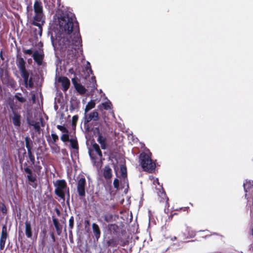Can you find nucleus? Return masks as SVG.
I'll return each instance as SVG.
<instances>
[{
  "label": "nucleus",
  "mask_w": 253,
  "mask_h": 253,
  "mask_svg": "<svg viewBox=\"0 0 253 253\" xmlns=\"http://www.w3.org/2000/svg\"><path fill=\"white\" fill-rule=\"evenodd\" d=\"M87 68L89 70V71L91 72V69L90 68V65L89 62H87Z\"/></svg>",
  "instance_id": "nucleus-46"
},
{
  "label": "nucleus",
  "mask_w": 253,
  "mask_h": 253,
  "mask_svg": "<svg viewBox=\"0 0 253 253\" xmlns=\"http://www.w3.org/2000/svg\"><path fill=\"white\" fill-rule=\"evenodd\" d=\"M51 149L52 150V152L58 153L59 152L60 148L59 146H58L55 143L52 144V146H51Z\"/></svg>",
  "instance_id": "nucleus-32"
},
{
  "label": "nucleus",
  "mask_w": 253,
  "mask_h": 253,
  "mask_svg": "<svg viewBox=\"0 0 253 253\" xmlns=\"http://www.w3.org/2000/svg\"><path fill=\"white\" fill-rule=\"evenodd\" d=\"M86 184V180L84 177H81L77 181V191L80 198L82 199L85 197L86 195L85 186Z\"/></svg>",
  "instance_id": "nucleus-6"
},
{
  "label": "nucleus",
  "mask_w": 253,
  "mask_h": 253,
  "mask_svg": "<svg viewBox=\"0 0 253 253\" xmlns=\"http://www.w3.org/2000/svg\"><path fill=\"white\" fill-rule=\"evenodd\" d=\"M102 219L107 222H110L113 220V215L110 213L107 212L104 213L101 218L98 219V221H102Z\"/></svg>",
  "instance_id": "nucleus-18"
},
{
  "label": "nucleus",
  "mask_w": 253,
  "mask_h": 253,
  "mask_svg": "<svg viewBox=\"0 0 253 253\" xmlns=\"http://www.w3.org/2000/svg\"><path fill=\"white\" fill-rule=\"evenodd\" d=\"M52 139V144H55V142L58 140V136L55 133H51V134Z\"/></svg>",
  "instance_id": "nucleus-36"
},
{
  "label": "nucleus",
  "mask_w": 253,
  "mask_h": 253,
  "mask_svg": "<svg viewBox=\"0 0 253 253\" xmlns=\"http://www.w3.org/2000/svg\"><path fill=\"white\" fill-rule=\"evenodd\" d=\"M58 82L61 83L64 91H66L70 85V81L66 77H60L58 79Z\"/></svg>",
  "instance_id": "nucleus-15"
},
{
  "label": "nucleus",
  "mask_w": 253,
  "mask_h": 253,
  "mask_svg": "<svg viewBox=\"0 0 253 253\" xmlns=\"http://www.w3.org/2000/svg\"><path fill=\"white\" fill-rule=\"evenodd\" d=\"M102 105L104 109L105 110H110L111 109V102L107 100L104 102L102 103Z\"/></svg>",
  "instance_id": "nucleus-27"
},
{
  "label": "nucleus",
  "mask_w": 253,
  "mask_h": 253,
  "mask_svg": "<svg viewBox=\"0 0 253 253\" xmlns=\"http://www.w3.org/2000/svg\"><path fill=\"white\" fill-rule=\"evenodd\" d=\"M54 186L55 187V194L63 201H65L66 197L67 202H68L70 199V192L65 180H57L54 183Z\"/></svg>",
  "instance_id": "nucleus-4"
},
{
  "label": "nucleus",
  "mask_w": 253,
  "mask_h": 253,
  "mask_svg": "<svg viewBox=\"0 0 253 253\" xmlns=\"http://www.w3.org/2000/svg\"><path fill=\"white\" fill-rule=\"evenodd\" d=\"M0 210L3 213H5L6 212V208L4 204H2L1 207L0 208Z\"/></svg>",
  "instance_id": "nucleus-42"
},
{
  "label": "nucleus",
  "mask_w": 253,
  "mask_h": 253,
  "mask_svg": "<svg viewBox=\"0 0 253 253\" xmlns=\"http://www.w3.org/2000/svg\"><path fill=\"white\" fill-rule=\"evenodd\" d=\"M89 156H90V158H91V159L92 160H94L95 159V157L93 156L94 154H93V152H89Z\"/></svg>",
  "instance_id": "nucleus-43"
},
{
  "label": "nucleus",
  "mask_w": 253,
  "mask_h": 253,
  "mask_svg": "<svg viewBox=\"0 0 253 253\" xmlns=\"http://www.w3.org/2000/svg\"><path fill=\"white\" fill-rule=\"evenodd\" d=\"M70 139H69L68 133H65L62 134L61 136V140L63 142H66L69 141Z\"/></svg>",
  "instance_id": "nucleus-31"
},
{
  "label": "nucleus",
  "mask_w": 253,
  "mask_h": 253,
  "mask_svg": "<svg viewBox=\"0 0 253 253\" xmlns=\"http://www.w3.org/2000/svg\"><path fill=\"white\" fill-rule=\"evenodd\" d=\"M153 184L154 185L158 184L160 186V189H159V191L158 192V194L159 196H160L162 199L160 200V202H163L166 201V205L165 207H169V203H168V198L167 197L166 193L164 192L163 188L162 187V185H160L158 179L156 178L153 181Z\"/></svg>",
  "instance_id": "nucleus-7"
},
{
  "label": "nucleus",
  "mask_w": 253,
  "mask_h": 253,
  "mask_svg": "<svg viewBox=\"0 0 253 253\" xmlns=\"http://www.w3.org/2000/svg\"><path fill=\"white\" fill-rule=\"evenodd\" d=\"M96 102L95 100H91L87 103L84 109L85 114L89 112L91 109L94 108L95 106Z\"/></svg>",
  "instance_id": "nucleus-19"
},
{
  "label": "nucleus",
  "mask_w": 253,
  "mask_h": 253,
  "mask_svg": "<svg viewBox=\"0 0 253 253\" xmlns=\"http://www.w3.org/2000/svg\"><path fill=\"white\" fill-rule=\"evenodd\" d=\"M113 185L115 188H118L119 186V180L117 178L115 179L113 182Z\"/></svg>",
  "instance_id": "nucleus-40"
},
{
  "label": "nucleus",
  "mask_w": 253,
  "mask_h": 253,
  "mask_svg": "<svg viewBox=\"0 0 253 253\" xmlns=\"http://www.w3.org/2000/svg\"><path fill=\"white\" fill-rule=\"evenodd\" d=\"M121 175L123 178L126 179L127 176V171L126 167L124 165H121L120 167Z\"/></svg>",
  "instance_id": "nucleus-25"
},
{
  "label": "nucleus",
  "mask_w": 253,
  "mask_h": 253,
  "mask_svg": "<svg viewBox=\"0 0 253 253\" xmlns=\"http://www.w3.org/2000/svg\"><path fill=\"white\" fill-rule=\"evenodd\" d=\"M59 0H58V1H59Z\"/></svg>",
  "instance_id": "nucleus-51"
},
{
  "label": "nucleus",
  "mask_w": 253,
  "mask_h": 253,
  "mask_svg": "<svg viewBox=\"0 0 253 253\" xmlns=\"http://www.w3.org/2000/svg\"><path fill=\"white\" fill-rule=\"evenodd\" d=\"M13 125L15 127H20L21 123V115L15 111H12V114L10 116Z\"/></svg>",
  "instance_id": "nucleus-10"
},
{
  "label": "nucleus",
  "mask_w": 253,
  "mask_h": 253,
  "mask_svg": "<svg viewBox=\"0 0 253 253\" xmlns=\"http://www.w3.org/2000/svg\"><path fill=\"white\" fill-rule=\"evenodd\" d=\"M74 85L76 89L80 94H84L85 93L86 89L83 85L78 83L75 84Z\"/></svg>",
  "instance_id": "nucleus-21"
},
{
  "label": "nucleus",
  "mask_w": 253,
  "mask_h": 253,
  "mask_svg": "<svg viewBox=\"0 0 253 253\" xmlns=\"http://www.w3.org/2000/svg\"><path fill=\"white\" fill-rule=\"evenodd\" d=\"M243 186L246 193L245 197L248 199V195L253 194V180H245Z\"/></svg>",
  "instance_id": "nucleus-9"
},
{
  "label": "nucleus",
  "mask_w": 253,
  "mask_h": 253,
  "mask_svg": "<svg viewBox=\"0 0 253 253\" xmlns=\"http://www.w3.org/2000/svg\"><path fill=\"white\" fill-rule=\"evenodd\" d=\"M92 228L93 233L95 237V239L97 241H98L101 234V231L99 227L96 223H93L92 224Z\"/></svg>",
  "instance_id": "nucleus-17"
},
{
  "label": "nucleus",
  "mask_w": 253,
  "mask_h": 253,
  "mask_svg": "<svg viewBox=\"0 0 253 253\" xmlns=\"http://www.w3.org/2000/svg\"><path fill=\"white\" fill-rule=\"evenodd\" d=\"M25 143H26V147L27 149V151H31L32 149V146L30 144L29 138L28 137H26L25 138Z\"/></svg>",
  "instance_id": "nucleus-30"
},
{
  "label": "nucleus",
  "mask_w": 253,
  "mask_h": 253,
  "mask_svg": "<svg viewBox=\"0 0 253 253\" xmlns=\"http://www.w3.org/2000/svg\"><path fill=\"white\" fill-rule=\"evenodd\" d=\"M110 229H112V228H113V229H115V228H117V226L115 225V224H111L109 225Z\"/></svg>",
  "instance_id": "nucleus-44"
},
{
  "label": "nucleus",
  "mask_w": 253,
  "mask_h": 253,
  "mask_svg": "<svg viewBox=\"0 0 253 253\" xmlns=\"http://www.w3.org/2000/svg\"><path fill=\"white\" fill-rule=\"evenodd\" d=\"M84 124H86L90 121H97L99 120L98 113L96 110H94L89 113H84Z\"/></svg>",
  "instance_id": "nucleus-8"
},
{
  "label": "nucleus",
  "mask_w": 253,
  "mask_h": 253,
  "mask_svg": "<svg viewBox=\"0 0 253 253\" xmlns=\"http://www.w3.org/2000/svg\"><path fill=\"white\" fill-rule=\"evenodd\" d=\"M42 244H44V241L43 240L42 241Z\"/></svg>",
  "instance_id": "nucleus-50"
},
{
  "label": "nucleus",
  "mask_w": 253,
  "mask_h": 253,
  "mask_svg": "<svg viewBox=\"0 0 253 253\" xmlns=\"http://www.w3.org/2000/svg\"><path fill=\"white\" fill-rule=\"evenodd\" d=\"M69 141L70 142V145H71L72 148H73L75 150H78L79 146H78V143L77 138L76 137L71 138L70 139Z\"/></svg>",
  "instance_id": "nucleus-23"
},
{
  "label": "nucleus",
  "mask_w": 253,
  "mask_h": 253,
  "mask_svg": "<svg viewBox=\"0 0 253 253\" xmlns=\"http://www.w3.org/2000/svg\"><path fill=\"white\" fill-rule=\"evenodd\" d=\"M15 98L21 103H23L26 101L25 99L22 97L21 93H16L15 95Z\"/></svg>",
  "instance_id": "nucleus-28"
},
{
  "label": "nucleus",
  "mask_w": 253,
  "mask_h": 253,
  "mask_svg": "<svg viewBox=\"0 0 253 253\" xmlns=\"http://www.w3.org/2000/svg\"><path fill=\"white\" fill-rule=\"evenodd\" d=\"M51 237L52 239L53 242H54L55 241V238L53 233L51 234Z\"/></svg>",
  "instance_id": "nucleus-45"
},
{
  "label": "nucleus",
  "mask_w": 253,
  "mask_h": 253,
  "mask_svg": "<svg viewBox=\"0 0 253 253\" xmlns=\"http://www.w3.org/2000/svg\"><path fill=\"white\" fill-rule=\"evenodd\" d=\"M34 16H33V24L38 27L39 33L42 35V26L45 22V16L43 12L42 4L41 1L36 0L34 4Z\"/></svg>",
  "instance_id": "nucleus-2"
},
{
  "label": "nucleus",
  "mask_w": 253,
  "mask_h": 253,
  "mask_svg": "<svg viewBox=\"0 0 253 253\" xmlns=\"http://www.w3.org/2000/svg\"><path fill=\"white\" fill-rule=\"evenodd\" d=\"M176 239V237L175 236H174L171 238V240L173 241H175Z\"/></svg>",
  "instance_id": "nucleus-48"
},
{
  "label": "nucleus",
  "mask_w": 253,
  "mask_h": 253,
  "mask_svg": "<svg viewBox=\"0 0 253 253\" xmlns=\"http://www.w3.org/2000/svg\"><path fill=\"white\" fill-rule=\"evenodd\" d=\"M97 141L100 144L101 147L102 149L104 150L106 149V138L103 136L101 133H98Z\"/></svg>",
  "instance_id": "nucleus-16"
},
{
  "label": "nucleus",
  "mask_w": 253,
  "mask_h": 253,
  "mask_svg": "<svg viewBox=\"0 0 253 253\" xmlns=\"http://www.w3.org/2000/svg\"><path fill=\"white\" fill-rule=\"evenodd\" d=\"M57 128L60 130L62 132L65 133H68V129L64 127V126H61V125H58L57 126Z\"/></svg>",
  "instance_id": "nucleus-33"
},
{
  "label": "nucleus",
  "mask_w": 253,
  "mask_h": 253,
  "mask_svg": "<svg viewBox=\"0 0 253 253\" xmlns=\"http://www.w3.org/2000/svg\"><path fill=\"white\" fill-rule=\"evenodd\" d=\"M7 238V227L6 225H3L2 228L1 236L0 239V249L1 250H3L4 248L5 243Z\"/></svg>",
  "instance_id": "nucleus-11"
},
{
  "label": "nucleus",
  "mask_w": 253,
  "mask_h": 253,
  "mask_svg": "<svg viewBox=\"0 0 253 253\" xmlns=\"http://www.w3.org/2000/svg\"><path fill=\"white\" fill-rule=\"evenodd\" d=\"M25 234L28 238H31L32 235L31 223L28 221L25 222Z\"/></svg>",
  "instance_id": "nucleus-20"
},
{
  "label": "nucleus",
  "mask_w": 253,
  "mask_h": 253,
  "mask_svg": "<svg viewBox=\"0 0 253 253\" xmlns=\"http://www.w3.org/2000/svg\"><path fill=\"white\" fill-rule=\"evenodd\" d=\"M103 175L106 180L110 179L112 177V170L109 165L104 167L103 169Z\"/></svg>",
  "instance_id": "nucleus-13"
},
{
  "label": "nucleus",
  "mask_w": 253,
  "mask_h": 253,
  "mask_svg": "<svg viewBox=\"0 0 253 253\" xmlns=\"http://www.w3.org/2000/svg\"><path fill=\"white\" fill-rule=\"evenodd\" d=\"M151 154L148 150L142 152L139 156V163L144 171L153 172L156 168V164L151 159Z\"/></svg>",
  "instance_id": "nucleus-3"
},
{
  "label": "nucleus",
  "mask_w": 253,
  "mask_h": 253,
  "mask_svg": "<svg viewBox=\"0 0 253 253\" xmlns=\"http://www.w3.org/2000/svg\"><path fill=\"white\" fill-rule=\"evenodd\" d=\"M33 57L39 66L42 65L43 56L41 52L38 51H35L33 54Z\"/></svg>",
  "instance_id": "nucleus-14"
},
{
  "label": "nucleus",
  "mask_w": 253,
  "mask_h": 253,
  "mask_svg": "<svg viewBox=\"0 0 253 253\" xmlns=\"http://www.w3.org/2000/svg\"><path fill=\"white\" fill-rule=\"evenodd\" d=\"M24 171L27 174V175L32 174V170L28 167L24 168Z\"/></svg>",
  "instance_id": "nucleus-38"
},
{
  "label": "nucleus",
  "mask_w": 253,
  "mask_h": 253,
  "mask_svg": "<svg viewBox=\"0 0 253 253\" xmlns=\"http://www.w3.org/2000/svg\"><path fill=\"white\" fill-rule=\"evenodd\" d=\"M92 149L93 151H94L96 153V154L99 155L100 158L102 157V152L100 150L99 146L97 144L94 143L92 144Z\"/></svg>",
  "instance_id": "nucleus-24"
},
{
  "label": "nucleus",
  "mask_w": 253,
  "mask_h": 253,
  "mask_svg": "<svg viewBox=\"0 0 253 253\" xmlns=\"http://www.w3.org/2000/svg\"><path fill=\"white\" fill-rule=\"evenodd\" d=\"M16 65L19 69L21 77L23 78L25 86L27 88V84L28 80L29 79V72L26 69V62L22 57L17 59L16 61Z\"/></svg>",
  "instance_id": "nucleus-5"
},
{
  "label": "nucleus",
  "mask_w": 253,
  "mask_h": 253,
  "mask_svg": "<svg viewBox=\"0 0 253 253\" xmlns=\"http://www.w3.org/2000/svg\"><path fill=\"white\" fill-rule=\"evenodd\" d=\"M51 37L54 49L67 53L71 60L76 59L82 50V40L74 14L65 11L58 17V24Z\"/></svg>",
  "instance_id": "nucleus-1"
},
{
  "label": "nucleus",
  "mask_w": 253,
  "mask_h": 253,
  "mask_svg": "<svg viewBox=\"0 0 253 253\" xmlns=\"http://www.w3.org/2000/svg\"><path fill=\"white\" fill-rule=\"evenodd\" d=\"M52 221L57 231V233L59 235L62 232V228L60 226V223L58 219L55 218L52 219Z\"/></svg>",
  "instance_id": "nucleus-22"
},
{
  "label": "nucleus",
  "mask_w": 253,
  "mask_h": 253,
  "mask_svg": "<svg viewBox=\"0 0 253 253\" xmlns=\"http://www.w3.org/2000/svg\"><path fill=\"white\" fill-rule=\"evenodd\" d=\"M28 123L29 126H32L37 132L40 131L41 125L42 124V119H40L39 121L34 120H28Z\"/></svg>",
  "instance_id": "nucleus-12"
},
{
  "label": "nucleus",
  "mask_w": 253,
  "mask_h": 253,
  "mask_svg": "<svg viewBox=\"0 0 253 253\" xmlns=\"http://www.w3.org/2000/svg\"><path fill=\"white\" fill-rule=\"evenodd\" d=\"M34 86V83L33 81L32 78H30L28 80V83L27 84V88H32Z\"/></svg>",
  "instance_id": "nucleus-35"
},
{
  "label": "nucleus",
  "mask_w": 253,
  "mask_h": 253,
  "mask_svg": "<svg viewBox=\"0 0 253 253\" xmlns=\"http://www.w3.org/2000/svg\"><path fill=\"white\" fill-rule=\"evenodd\" d=\"M27 177L29 181L34 183L36 181V176L32 174L30 175H27Z\"/></svg>",
  "instance_id": "nucleus-34"
},
{
  "label": "nucleus",
  "mask_w": 253,
  "mask_h": 253,
  "mask_svg": "<svg viewBox=\"0 0 253 253\" xmlns=\"http://www.w3.org/2000/svg\"><path fill=\"white\" fill-rule=\"evenodd\" d=\"M186 231L187 232L188 236L190 238H193L196 236V232L190 227H186Z\"/></svg>",
  "instance_id": "nucleus-26"
},
{
  "label": "nucleus",
  "mask_w": 253,
  "mask_h": 253,
  "mask_svg": "<svg viewBox=\"0 0 253 253\" xmlns=\"http://www.w3.org/2000/svg\"><path fill=\"white\" fill-rule=\"evenodd\" d=\"M77 119H78V117L77 116H74L73 117V119L74 121L75 120H77Z\"/></svg>",
  "instance_id": "nucleus-49"
},
{
  "label": "nucleus",
  "mask_w": 253,
  "mask_h": 253,
  "mask_svg": "<svg viewBox=\"0 0 253 253\" xmlns=\"http://www.w3.org/2000/svg\"><path fill=\"white\" fill-rule=\"evenodd\" d=\"M24 171L27 174V175L32 174V170L28 167L24 168Z\"/></svg>",
  "instance_id": "nucleus-39"
},
{
  "label": "nucleus",
  "mask_w": 253,
  "mask_h": 253,
  "mask_svg": "<svg viewBox=\"0 0 253 253\" xmlns=\"http://www.w3.org/2000/svg\"><path fill=\"white\" fill-rule=\"evenodd\" d=\"M28 157L30 159V161H31V165H34L35 162V157H34V155L33 154L32 151H29V152H28Z\"/></svg>",
  "instance_id": "nucleus-29"
},
{
  "label": "nucleus",
  "mask_w": 253,
  "mask_h": 253,
  "mask_svg": "<svg viewBox=\"0 0 253 253\" xmlns=\"http://www.w3.org/2000/svg\"><path fill=\"white\" fill-rule=\"evenodd\" d=\"M69 227L70 228L71 230L73 228L74 226V219L73 216H71L69 219Z\"/></svg>",
  "instance_id": "nucleus-37"
},
{
  "label": "nucleus",
  "mask_w": 253,
  "mask_h": 253,
  "mask_svg": "<svg viewBox=\"0 0 253 253\" xmlns=\"http://www.w3.org/2000/svg\"><path fill=\"white\" fill-rule=\"evenodd\" d=\"M23 52L26 54L31 55L33 53V51L31 49L24 50Z\"/></svg>",
  "instance_id": "nucleus-41"
},
{
  "label": "nucleus",
  "mask_w": 253,
  "mask_h": 253,
  "mask_svg": "<svg viewBox=\"0 0 253 253\" xmlns=\"http://www.w3.org/2000/svg\"><path fill=\"white\" fill-rule=\"evenodd\" d=\"M251 234L253 236V225L252 224L251 226Z\"/></svg>",
  "instance_id": "nucleus-47"
}]
</instances>
